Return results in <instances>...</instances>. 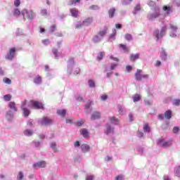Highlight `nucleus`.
I'll use <instances>...</instances> for the list:
<instances>
[{
	"instance_id": "obj_52",
	"label": "nucleus",
	"mask_w": 180,
	"mask_h": 180,
	"mask_svg": "<svg viewBox=\"0 0 180 180\" xmlns=\"http://www.w3.org/2000/svg\"><path fill=\"white\" fill-rule=\"evenodd\" d=\"M23 178H25V175L23 174V172H20L18 173V175L17 176V179L22 180V179H23Z\"/></svg>"
},
{
	"instance_id": "obj_18",
	"label": "nucleus",
	"mask_w": 180,
	"mask_h": 180,
	"mask_svg": "<svg viewBox=\"0 0 180 180\" xmlns=\"http://www.w3.org/2000/svg\"><path fill=\"white\" fill-rule=\"evenodd\" d=\"M116 13V8H111L108 11V16L110 19H113L115 18V13Z\"/></svg>"
},
{
	"instance_id": "obj_59",
	"label": "nucleus",
	"mask_w": 180,
	"mask_h": 180,
	"mask_svg": "<svg viewBox=\"0 0 180 180\" xmlns=\"http://www.w3.org/2000/svg\"><path fill=\"white\" fill-rule=\"evenodd\" d=\"M115 180H124V176L122 174H119L115 177Z\"/></svg>"
},
{
	"instance_id": "obj_39",
	"label": "nucleus",
	"mask_w": 180,
	"mask_h": 180,
	"mask_svg": "<svg viewBox=\"0 0 180 180\" xmlns=\"http://www.w3.org/2000/svg\"><path fill=\"white\" fill-rule=\"evenodd\" d=\"M74 124H75V126H77V127H81L82 126V124H84V120H80L79 121H75Z\"/></svg>"
},
{
	"instance_id": "obj_40",
	"label": "nucleus",
	"mask_w": 180,
	"mask_h": 180,
	"mask_svg": "<svg viewBox=\"0 0 180 180\" xmlns=\"http://www.w3.org/2000/svg\"><path fill=\"white\" fill-rule=\"evenodd\" d=\"M51 148H52L54 153H57V151H58V150H57V144L56 142L51 143Z\"/></svg>"
},
{
	"instance_id": "obj_58",
	"label": "nucleus",
	"mask_w": 180,
	"mask_h": 180,
	"mask_svg": "<svg viewBox=\"0 0 180 180\" xmlns=\"http://www.w3.org/2000/svg\"><path fill=\"white\" fill-rule=\"evenodd\" d=\"M148 5L151 8H154L155 6V2H154L153 1H148Z\"/></svg>"
},
{
	"instance_id": "obj_27",
	"label": "nucleus",
	"mask_w": 180,
	"mask_h": 180,
	"mask_svg": "<svg viewBox=\"0 0 180 180\" xmlns=\"http://www.w3.org/2000/svg\"><path fill=\"white\" fill-rule=\"evenodd\" d=\"M12 14L14 16V18H19L20 15H22V12L19 11L18 8H14L13 11H12Z\"/></svg>"
},
{
	"instance_id": "obj_56",
	"label": "nucleus",
	"mask_w": 180,
	"mask_h": 180,
	"mask_svg": "<svg viewBox=\"0 0 180 180\" xmlns=\"http://www.w3.org/2000/svg\"><path fill=\"white\" fill-rule=\"evenodd\" d=\"M41 43L44 44V46H49V44H50V40L49 39H43Z\"/></svg>"
},
{
	"instance_id": "obj_13",
	"label": "nucleus",
	"mask_w": 180,
	"mask_h": 180,
	"mask_svg": "<svg viewBox=\"0 0 180 180\" xmlns=\"http://www.w3.org/2000/svg\"><path fill=\"white\" fill-rule=\"evenodd\" d=\"M8 108L9 110H12V112H14L16 113L18 112V108L16 107V103L13 101H11L8 103Z\"/></svg>"
},
{
	"instance_id": "obj_47",
	"label": "nucleus",
	"mask_w": 180,
	"mask_h": 180,
	"mask_svg": "<svg viewBox=\"0 0 180 180\" xmlns=\"http://www.w3.org/2000/svg\"><path fill=\"white\" fill-rule=\"evenodd\" d=\"M124 37L127 41H131L133 40V36L131 34H126Z\"/></svg>"
},
{
	"instance_id": "obj_7",
	"label": "nucleus",
	"mask_w": 180,
	"mask_h": 180,
	"mask_svg": "<svg viewBox=\"0 0 180 180\" xmlns=\"http://www.w3.org/2000/svg\"><path fill=\"white\" fill-rule=\"evenodd\" d=\"M38 123L41 124V126H50V124H53V120L44 117L39 120Z\"/></svg>"
},
{
	"instance_id": "obj_34",
	"label": "nucleus",
	"mask_w": 180,
	"mask_h": 180,
	"mask_svg": "<svg viewBox=\"0 0 180 180\" xmlns=\"http://www.w3.org/2000/svg\"><path fill=\"white\" fill-rule=\"evenodd\" d=\"M82 134L83 137H84V139H88V137L89 136V132L88 131V130L86 129H83L82 130Z\"/></svg>"
},
{
	"instance_id": "obj_32",
	"label": "nucleus",
	"mask_w": 180,
	"mask_h": 180,
	"mask_svg": "<svg viewBox=\"0 0 180 180\" xmlns=\"http://www.w3.org/2000/svg\"><path fill=\"white\" fill-rule=\"evenodd\" d=\"M67 114V110H58L57 115L60 116V117H65V115Z\"/></svg>"
},
{
	"instance_id": "obj_24",
	"label": "nucleus",
	"mask_w": 180,
	"mask_h": 180,
	"mask_svg": "<svg viewBox=\"0 0 180 180\" xmlns=\"http://www.w3.org/2000/svg\"><path fill=\"white\" fill-rule=\"evenodd\" d=\"M164 115L165 119H167V120H171V117H172V111L171 110H168L165 111Z\"/></svg>"
},
{
	"instance_id": "obj_44",
	"label": "nucleus",
	"mask_w": 180,
	"mask_h": 180,
	"mask_svg": "<svg viewBox=\"0 0 180 180\" xmlns=\"http://www.w3.org/2000/svg\"><path fill=\"white\" fill-rule=\"evenodd\" d=\"M4 99L6 102H10L11 99H12V96L11 94H6L4 96Z\"/></svg>"
},
{
	"instance_id": "obj_46",
	"label": "nucleus",
	"mask_w": 180,
	"mask_h": 180,
	"mask_svg": "<svg viewBox=\"0 0 180 180\" xmlns=\"http://www.w3.org/2000/svg\"><path fill=\"white\" fill-rule=\"evenodd\" d=\"M143 131L145 133H150V131H151V129H150V127L148 126V124H145L143 127Z\"/></svg>"
},
{
	"instance_id": "obj_12",
	"label": "nucleus",
	"mask_w": 180,
	"mask_h": 180,
	"mask_svg": "<svg viewBox=\"0 0 180 180\" xmlns=\"http://www.w3.org/2000/svg\"><path fill=\"white\" fill-rule=\"evenodd\" d=\"M32 106L34 108V109H44L43 104L39 103V101H32Z\"/></svg>"
},
{
	"instance_id": "obj_23",
	"label": "nucleus",
	"mask_w": 180,
	"mask_h": 180,
	"mask_svg": "<svg viewBox=\"0 0 180 180\" xmlns=\"http://www.w3.org/2000/svg\"><path fill=\"white\" fill-rule=\"evenodd\" d=\"M140 58V53H132L129 57L130 61H136V60H139Z\"/></svg>"
},
{
	"instance_id": "obj_8",
	"label": "nucleus",
	"mask_w": 180,
	"mask_h": 180,
	"mask_svg": "<svg viewBox=\"0 0 180 180\" xmlns=\"http://www.w3.org/2000/svg\"><path fill=\"white\" fill-rule=\"evenodd\" d=\"M15 53H16L15 48L10 49L8 53H7V54L6 56V59L8 60L9 61H12V60H13V58H15Z\"/></svg>"
},
{
	"instance_id": "obj_1",
	"label": "nucleus",
	"mask_w": 180,
	"mask_h": 180,
	"mask_svg": "<svg viewBox=\"0 0 180 180\" xmlns=\"http://www.w3.org/2000/svg\"><path fill=\"white\" fill-rule=\"evenodd\" d=\"M67 72L70 75H77L81 72V69L78 66H75V60L74 58H70L68 60Z\"/></svg>"
},
{
	"instance_id": "obj_37",
	"label": "nucleus",
	"mask_w": 180,
	"mask_h": 180,
	"mask_svg": "<svg viewBox=\"0 0 180 180\" xmlns=\"http://www.w3.org/2000/svg\"><path fill=\"white\" fill-rule=\"evenodd\" d=\"M141 96H140V94H135L133 97V101L134 102V103H136V102H139V101H141Z\"/></svg>"
},
{
	"instance_id": "obj_15",
	"label": "nucleus",
	"mask_w": 180,
	"mask_h": 180,
	"mask_svg": "<svg viewBox=\"0 0 180 180\" xmlns=\"http://www.w3.org/2000/svg\"><path fill=\"white\" fill-rule=\"evenodd\" d=\"M91 105L92 101H88L86 105L84 106V110L86 113H91V112H92V108H91Z\"/></svg>"
},
{
	"instance_id": "obj_25",
	"label": "nucleus",
	"mask_w": 180,
	"mask_h": 180,
	"mask_svg": "<svg viewBox=\"0 0 180 180\" xmlns=\"http://www.w3.org/2000/svg\"><path fill=\"white\" fill-rule=\"evenodd\" d=\"M92 22H94V19H92V18H86L82 22L84 26H89Z\"/></svg>"
},
{
	"instance_id": "obj_45",
	"label": "nucleus",
	"mask_w": 180,
	"mask_h": 180,
	"mask_svg": "<svg viewBox=\"0 0 180 180\" xmlns=\"http://www.w3.org/2000/svg\"><path fill=\"white\" fill-rule=\"evenodd\" d=\"M3 82H4V84H7V85H11V84H12V80H11V79L8 77H4L3 79Z\"/></svg>"
},
{
	"instance_id": "obj_9",
	"label": "nucleus",
	"mask_w": 180,
	"mask_h": 180,
	"mask_svg": "<svg viewBox=\"0 0 180 180\" xmlns=\"http://www.w3.org/2000/svg\"><path fill=\"white\" fill-rule=\"evenodd\" d=\"M104 133L107 136H109V134H114V133H115V128L112 127V125H110V124L107 123L105 124V129L104 130Z\"/></svg>"
},
{
	"instance_id": "obj_55",
	"label": "nucleus",
	"mask_w": 180,
	"mask_h": 180,
	"mask_svg": "<svg viewBox=\"0 0 180 180\" xmlns=\"http://www.w3.org/2000/svg\"><path fill=\"white\" fill-rule=\"evenodd\" d=\"M173 5L177 8H180V0H173Z\"/></svg>"
},
{
	"instance_id": "obj_16",
	"label": "nucleus",
	"mask_w": 180,
	"mask_h": 180,
	"mask_svg": "<svg viewBox=\"0 0 180 180\" xmlns=\"http://www.w3.org/2000/svg\"><path fill=\"white\" fill-rule=\"evenodd\" d=\"M160 58L162 60V61H167V58H168V55H167V52L164 48H162L161 49Z\"/></svg>"
},
{
	"instance_id": "obj_14",
	"label": "nucleus",
	"mask_w": 180,
	"mask_h": 180,
	"mask_svg": "<svg viewBox=\"0 0 180 180\" xmlns=\"http://www.w3.org/2000/svg\"><path fill=\"white\" fill-rule=\"evenodd\" d=\"M33 82L35 84V85H41V84H43V80L40 75H38L34 77Z\"/></svg>"
},
{
	"instance_id": "obj_10",
	"label": "nucleus",
	"mask_w": 180,
	"mask_h": 180,
	"mask_svg": "<svg viewBox=\"0 0 180 180\" xmlns=\"http://www.w3.org/2000/svg\"><path fill=\"white\" fill-rule=\"evenodd\" d=\"M15 112L12 110H8L6 115V120H8V122H12L13 120V117H15Z\"/></svg>"
},
{
	"instance_id": "obj_41",
	"label": "nucleus",
	"mask_w": 180,
	"mask_h": 180,
	"mask_svg": "<svg viewBox=\"0 0 180 180\" xmlns=\"http://www.w3.org/2000/svg\"><path fill=\"white\" fill-rule=\"evenodd\" d=\"M119 47L120 49H122L123 51H124V53H129V49H127V46H126V45L123 44H119Z\"/></svg>"
},
{
	"instance_id": "obj_21",
	"label": "nucleus",
	"mask_w": 180,
	"mask_h": 180,
	"mask_svg": "<svg viewBox=\"0 0 180 180\" xmlns=\"http://www.w3.org/2000/svg\"><path fill=\"white\" fill-rule=\"evenodd\" d=\"M96 119H101V112L98 111H95L91 115V120H96Z\"/></svg>"
},
{
	"instance_id": "obj_29",
	"label": "nucleus",
	"mask_w": 180,
	"mask_h": 180,
	"mask_svg": "<svg viewBox=\"0 0 180 180\" xmlns=\"http://www.w3.org/2000/svg\"><path fill=\"white\" fill-rule=\"evenodd\" d=\"M106 33H108V28L105 27L104 30H101L97 34L103 39V37H105Z\"/></svg>"
},
{
	"instance_id": "obj_17",
	"label": "nucleus",
	"mask_w": 180,
	"mask_h": 180,
	"mask_svg": "<svg viewBox=\"0 0 180 180\" xmlns=\"http://www.w3.org/2000/svg\"><path fill=\"white\" fill-rule=\"evenodd\" d=\"M103 39L97 34L94 35L92 38V41H94L95 44L101 43Z\"/></svg>"
},
{
	"instance_id": "obj_48",
	"label": "nucleus",
	"mask_w": 180,
	"mask_h": 180,
	"mask_svg": "<svg viewBox=\"0 0 180 180\" xmlns=\"http://www.w3.org/2000/svg\"><path fill=\"white\" fill-rule=\"evenodd\" d=\"M79 2H81V0H70L68 5H75L79 4Z\"/></svg>"
},
{
	"instance_id": "obj_54",
	"label": "nucleus",
	"mask_w": 180,
	"mask_h": 180,
	"mask_svg": "<svg viewBox=\"0 0 180 180\" xmlns=\"http://www.w3.org/2000/svg\"><path fill=\"white\" fill-rule=\"evenodd\" d=\"M83 26H84V22H77L75 25V29H82Z\"/></svg>"
},
{
	"instance_id": "obj_4",
	"label": "nucleus",
	"mask_w": 180,
	"mask_h": 180,
	"mask_svg": "<svg viewBox=\"0 0 180 180\" xmlns=\"http://www.w3.org/2000/svg\"><path fill=\"white\" fill-rule=\"evenodd\" d=\"M157 144L159 147H162L163 148H168V147L172 146L171 141H165L164 139H158Z\"/></svg>"
},
{
	"instance_id": "obj_31",
	"label": "nucleus",
	"mask_w": 180,
	"mask_h": 180,
	"mask_svg": "<svg viewBox=\"0 0 180 180\" xmlns=\"http://www.w3.org/2000/svg\"><path fill=\"white\" fill-rule=\"evenodd\" d=\"M141 9V6H140V4H137L134 8V11H132L133 15H137V13H139V12H140Z\"/></svg>"
},
{
	"instance_id": "obj_26",
	"label": "nucleus",
	"mask_w": 180,
	"mask_h": 180,
	"mask_svg": "<svg viewBox=\"0 0 180 180\" xmlns=\"http://www.w3.org/2000/svg\"><path fill=\"white\" fill-rule=\"evenodd\" d=\"M116 29H113L112 30V33L111 34H110L109 37V41H113V40H116Z\"/></svg>"
},
{
	"instance_id": "obj_28",
	"label": "nucleus",
	"mask_w": 180,
	"mask_h": 180,
	"mask_svg": "<svg viewBox=\"0 0 180 180\" xmlns=\"http://www.w3.org/2000/svg\"><path fill=\"white\" fill-rule=\"evenodd\" d=\"M52 53L53 54V56H55V58L58 59L60 56H61V53L58 51V49L53 48L52 49Z\"/></svg>"
},
{
	"instance_id": "obj_64",
	"label": "nucleus",
	"mask_w": 180,
	"mask_h": 180,
	"mask_svg": "<svg viewBox=\"0 0 180 180\" xmlns=\"http://www.w3.org/2000/svg\"><path fill=\"white\" fill-rule=\"evenodd\" d=\"M19 5H20V0H15L14 1V6H19Z\"/></svg>"
},
{
	"instance_id": "obj_49",
	"label": "nucleus",
	"mask_w": 180,
	"mask_h": 180,
	"mask_svg": "<svg viewBox=\"0 0 180 180\" xmlns=\"http://www.w3.org/2000/svg\"><path fill=\"white\" fill-rule=\"evenodd\" d=\"M133 0H122V4L124 6L130 5Z\"/></svg>"
},
{
	"instance_id": "obj_38",
	"label": "nucleus",
	"mask_w": 180,
	"mask_h": 180,
	"mask_svg": "<svg viewBox=\"0 0 180 180\" xmlns=\"http://www.w3.org/2000/svg\"><path fill=\"white\" fill-rule=\"evenodd\" d=\"M24 134H25V136H27V137H31V136H33V131H32L30 129H26L24 131Z\"/></svg>"
},
{
	"instance_id": "obj_36",
	"label": "nucleus",
	"mask_w": 180,
	"mask_h": 180,
	"mask_svg": "<svg viewBox=\"0 0 180 180\" xmlns=\"http://www.w3.org/2000/svg\"><path fill=\"white\" fill-rule=\"evenodd\" d=\"M117 108H118L120 115H123V113H124V112H126V108H124V106L118 105Z\"/></svg>"
},
{
	"instance_id": "obj_11",
	"label": "nucleus",
	"mask_w": 180,
	"mask_h": 180,
	"mask_svg": "<svg viewBox=\"0 0 180 180\" xmlns=\"http://www.w3.org/2000/svg\"><path fill=\"white\" fill-rule=\"evenodd\" d=\"M33 168H44L46 167L45 161L36 162L33 164Z\"/></svg>"
},
{
	"instance_id": "obj_60",
	"label": "nucleus",
	"mask_w": 180,
	"mask_h": 180,
	"mask_svg": "<svg viewBox=\"0 0 180 180\" xmlns=\"http://www.w3.org/2000/svg\"><path fill=\"white\" fill-rule=\"evenodd\" d=\"M41 14L42 16H47V9H42L41 11Z\"/></svg>"
},
{
	"instance_id": "obj_22",
	"label": "nucleus",
	"mask_w": 180,
	"mask_h": 180,
	"mask_svg": "<svg viewBox=\"0 0 180 180\" xmlns=\"http://www.w3.org/2000/svg\"><path fill=\"white\" fill-rule=\"evenodd\" d=\"M109 120L112 124H115V126H117V124H119V120L115 117H110Z\"/></svg>"
},
{
	"instance_id": "obj_3",
	"label": "nucleus",
	"mask_w": 180,
	"mask_h": 180,
	"mask_svg": "<svg viewBox=\"0 0 180 180\" xmlns=\"http://www.w3.org/2000/svg\"><path fill=\"white\" fill-rule=\"evenodd\" d=\"M167 25H165L161 27L160 31L158 29H156L153 31V35L155 39H156V41H158V40H161L164 36H165L167 33Z\"/></svg>"
},
{
	"instance_id": "obj_50",
	"label": "nucleus",
	"mask_w": 180,
	"mask_h": 180,
	"mask_svg": "<svg viewBox=\"0 0 180 180\" xmlns=\"http://www.w3.org/2000/svg\"><path fill=\"white\" fill-rule=\"evenodd\" d=\"M89 9H91V11H99L100 8L99 6H96V5H91L89 7Z\"/></svg>"
},
{
	"instance_id": "obj_43",
	"label": "nucleus",
	"mask_w": 180,
	"mask_h": 180,
	"mask_svg": "<svg viewBox=\"0 0 180 180\" xmlns=\"http://www.w3.org/2000/svg\"><path fill=\"white\" fill-rule=\"evenodd\" d=\"M174 173L176 176H179V178H180V166H177L174 168Z\"/></svg>"
},
{
	"instance_id": "obj_2",
	"label": "nucleus",
	"mask_w": 180,
	"mask_h": 180,
	"mask_svg": "<svg viewBox=\"0 0 180 180\" xmlns=\"http://www.w3.org/2000/svg\"><path fill=\"white\" fill-rule=\"evenodd\" d=\"M21 16H22L23 20L27 19L29 22H32L36 18V13L30 9L24 8L21 11Z\"/></svg>"
},
{
	"instance_id": "obj_6",
	"label": "nucleus",
	"mask_w": 180,
	"mask_h": 180,
	"mask_svg": "<svg viewBox=\"0 0 180 180\" xmlns=\"http://www.w3.org/2000/svg\"><path fill=\"white\" fill-rule=\"evenodd\" d=\"M160 16V8L155 7L154 13H149L148 14L147 18L148 20H154V19H157Z\"/></svg>"
},
{
	"instance_id": "obj_61",
	"label": "nucleus",
	"mask_w": 180,
	"mask_h": 180,
	"mask_svg": "<svg viewBox=\"0 0 180 180\" xmlns=\"http://www.w3.org/2000/svg\"><path fill=\"white\" fill-rule=\"evenodd\" d=\"M26 105H27V101H22V104H21V109H26Z\"/></svg>"
},
{
	"instance_id": "obj_35",
	"label": "nucleus",
	"mask_w": 180,
	"mask_h": 180,
	"mask_svg": "<svg viewBox=\"0 0 180 180\" xmlns=\"http://www.w3.org/2000/svg\"><path fill=\"white\" fill-rule=\"evenodd\" d=\"M23 115L25 117H28L29 115H30V110L27 108H22Z\"/></svg>"
},
{
	"instance_id": "obj_42",
	"label": "nucleus",
	"mask_w": 180,
	"mask_h": 180,
	"mask_svg": "<svg viewBox=\"0 0 180 180\" xmlns=\"http://www.w3.org/2000/svg\"><path fill=\"white\" fill-rule=\"evenodd\" d=\"M136 151H138L139 154H140L141 155H143L144 154V148L141 146H138L136 148Z\"/></svg>"
},
{
	"instance_id": "obj_53",
	"label": "nucleus",
	"mask_w": 180,
	"mask_h": 180,
	"mask_svg": "<svg viewBox=\"0 0 180 180\" xmlns=\"http://www.w3.org/2000/svg\"><path fill=\"white\" fill-rule=\"evenodd\" d=\"M174 106H179L180 105V99H174L172 101Z\"/></svg>"
},
{
	"instance_id": "obj_20",
	"label": "nucleus",
	"mask_w": 180,
	"mask_h": 180,
	"mask_svg": "<svg viewBox=\"0 0 180 180\" xmlns=\"http://www.w3.org/2000/svg\"><path fill=\"white\" fill-rule=\"evenodd\" d=\"M162 10L164 11V12H166L167 15L172 13V8H171V6H164Z\"/></svg>"
},
{
	"instance_id": "obj_51",
	"label": "nucleus",
	"mask_w": 180,
	"mask_h": 180,
	"mask_svg": "<svg viewBox=\"0 0 180 180\" xmlns=\"http://www.w3.org/2000/svg\"><path fill=\"white\" fill-rule=\"evenodd\" d=\"M88 84H89V86L90 88H95V86H96L95 82H94V80H92V79H89L88 81Z\"/></svg>"
},
{
	"instance_id": "obj_63",
	"label": "nucleus",
	"mask_w": 180,
	"mask_h": 180,
	"mask_svg": "<svg viewBox=\"0 0 180 180\" xmlns=\"http://www.w3.org/2000/svg\"><path fill=\"white\" fill-rule=\"evenodd\" d=\"M56 30V25H53L51 26L49 32H51V33H53V32H55Z\"/></svg>"
},
{
	"instance_id": "obj_62",
	"label": "nucleus",
	"mask_w": 180,
	"mask_h": 180,
	"mask_svg": "<svg viewBox=\"0 0 180 180\" xmlns=\"http://www.w3.org/2000/svg\"><path fill=\"white\" fill-rule=\"evenodd\" d=\"M27 126H30V127H32V126H33V120H29L27 122Z\"/></svg>"
},
{
	"instance_id": "obj_30",
	"label": "nucleus",
	"mask_w": 180,
	"mask_h": 180,
	"mask_svg": "<svg viewBox=\"0 0 180 180\" xmlns=\"http://www.w3.org/2000/svg\"><path fill=\"white\" fill-rule=\"evenodd\" d=\"M78 10H77V8H71L70 9V13H71V16H72L73 18H78Z\"/></svg>"
},
{
	"instance_id": "obj_5",
	"label": "nucleus",
	"mask_w": 180,
	"mask_h": 180,
	"mask_svg": "<svg viewBox=\"0 0 180 180\" xmlns=\"http://www.w3.org/2000/svg\"><path fill=\"white\" fill-rule=\"evenodd\" d=\"M148 79L149 75H143V70L140 69H137L135 73V79L136 81H141L143 79Z\"/></svg>"
},
{
	"instance_id": "obj_19",
	"label": "nucleus",
	"mask_w": 180,
	"mask_h": 180,
	"mask_svg": "<svg viewBox=\"0 0 180 180\" xmlns=\"http://www.w3.org/2000/svg\"><path fill=\"white\" fill-rule=\"evenodd\" d=\"M80 148H81L82 153L89 152L90 147L87 144L84 143V144L81 145Z\"/></svg>"
},
{
	"instance_id": "obj_33",
	"label": "nucleus",
	"mask_w": 180,
	"mask_h": 180,
	"mask_svg": "<svg viewBox=\"0 0 180 180\" xmlns=\"http://www.w3.org/2000/svg\"><path fill=\"white\" fill-rule=\"evenodd\" d=\"M169 29L172 30V32H174V33H176L178 32V27L176 25H174V24H169Z\"/></svg>"
},
{
	"instance_id": "obj_57",
	"label": "nucleus",
	"mask_w": 180,
	"mask_h": 180,
	"mask_svg": "<svg viewBox=\"0 0 180 180\" xmlns=\"http://www.w3.org/2000/svg\"><path fill=\"white\" fill-rule=\"evenodd\" d=\"M32 143L34 144V147L39 148L41 146V142L40 141H33Z\"/></svg>"
}]
</instances>
